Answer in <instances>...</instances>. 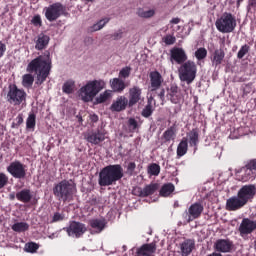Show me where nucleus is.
I'll return each mask as SVG.
<instances>
[{
  "instance_id": "4c0bfd02",
  "label": "nucleus",
  "mask_w": 256,
  "mask_h": 256,
  "mask_svg": "<svg viewBox=\"0 0 256 256\" xmlns=\"http://www.w3.org/2000/svg\"><path fill=\"white\" fill-rule=\"evenodd\" d=\"M109 23V18H103L102 20H99L96 24L92 25L90 27V31L93 33L95 31H101L105 25Z\"/></svg>"
},
{
  "instance_id": "1a4fd4ad",
  "label": "nucleus",
  "mask_w": 256,
  "mask_h": 256,
  "mask_svg": "<svg viewBox=\"0 0 256 256\" xmlns=\"http://www.w3.org/2000/svg\"><path fill=\"white\" fill-rule=\"evenodd\" d=\"M7 171L15 179H25L27 175L26 166L19 161L10 163V165L7 167Z\"/></svg>"
},
{
  "instance_id": "6ab92c4d",
  "label": "nucleus",
  "mask_w": 256,
  "mask_h": 256,
  "mask_svg": "<svg viewBox=\"0 0 256 256\" xmlns=\"http://www.w3.org/2000/svg\"><path fill=\"white\" fill-rule=\"evenodd\" d=\"M127 105L129 106V99H127L125 96H119L112 103L110 109L119 113L121 111H125L127 109Z\"/></svg>"
},
{
  "instance_id": "13d9d810",
  "label": "nucleus",
  "mask_w": 256,
  "mask_h": 256,
  "mask_svg": "<svg viewBox=\"0 0 256 256\" xmlns=\"http://www.w3.org/2000/svg\"><path fill=\"white\" fill-rule=\"evenodd\" d=\"M57 221H63V215L60 213H55L53 216V222L56 223Z\"/></svg>"
},
{
  "instance_id": "37998d69",
  "label": "nucleus",
  "mask_w": 256,
  "mask_h": 256,
  "mask_svg": "<svg viewBox=\"0 0 256 256\" xmlns=\"http://www.w3.org/2000/svg\"><path fill=\"white\" fill-rule=\"evenodd\" d=\"M195 57L198 61H202V59H205L207 57V49L205 48H199L195 51Z\"/></svg>"
},
{
  "instance_id": "a878e982",
  "label": "nucleus",
  "mask_w": 256,
  "mask_h": 256,
  "mask_svg": "<svg viewBox=\"0 0 256 256\" xmlns=\"http://www.w3.org/2000/svg\"><path fill=\"white\" fill-rule=\"evenodd\" d=\"M176 137H177L176 125H172L169 128H167V130L162 135V139H164L166 143H170V141H175Z\"/></svg>"
},
{
  "instance_id": "8fccbe9b",
  "label": "nucleus",
  "mask_w": 256,
  "mask_h": 256,
  "mask_svg": "<svg viewBox=\"0 0 256 256\" xmlns=\"http://www.w3.org/2000/svg\"><path fill=\"white\" fill-rule=\"evenodd\" d=\"M9 183V177L5 173H0V189H3Z\"/></svg>"
},
{
  "instance_id": "9d476101",
  "label": "nucleus",
  "mask_w": 256,
  "mask_h": 256,
  "mask_svg": "<svg viewBox=\"0 0 256 256\" xmlns=\"http://www.w3.org/2000/svg\"><path fill=\"white\" fill-rule=\"evenodd\" d=\"M87 231V227L85 224L81 222H72L70 223L69 227L66 228V232L68 233L69 237H81Z\"/></svg>"
},
{
  "instance_id": "cd10ccee",
  "label": "nucleus",
  "mask_w": 256,
  "mask_h": 256,
  "mask_svg": "<svg viewBox=\"0 0 256 256\" xmlns=\"http://www.w3.org/2000/svg\"><path fill=\"white\" fill-rule=\"evenodd\" d=\"M223 59H225V52L221 49L215 50L212 55V65L218 67V65L223 63Z\"/></svg>"
},
{
  "instance_id": "f3484780",
  "label": "nucleus",
  "mask_w": 256,
  "mask_h": 256,
  "mask_svg": "<svg viewBox=\"0 0 256 256\" xmlns=\"http://www.w3.org/2000/svg\"><path fill=\"white\" fill-rule=\"evenodd\" d=\"M215 251L218 253H231L233 250V242L227 239H219L214 243Z\"/></svg>"
},
{
  "instance_id": "39448f33",
  "label": "nucleus",
  "mask_w": 256,
  "mask_h": 256,
  "mask_svg": "<svg viewBox=\"0 0 256 256\" xmlns=\"http://www.w3.org/2000/svg\"><path fill=\"white\" fill-rule=\"evenodd\" d=\"M215 27L220 33H233L235 27H237V18L229 12H224L216 20Z\"/></svg>"
},
{
  "instance_id": "c9c22d12",
  "label": "nucleus",
  "mask_w": 256,
  "mask_h": 256,
  "mask_svg": "<svg viewBox=\"0 0 256 256\" xmlns=\"http://www.w3.org/2000/svg\"><path fill=\"white\" fill-rule=\"evenodd\" d=\"M34 81H35V77H33L32 74H24L22 76V85L26 89H29V87H33Z\"/></svg>"
},
{
  "instance_id": "b1692460",
  "label": "nucleus",
  "mask_w": 256,
  "mask_h": 256,
  "mask_svg": "<svg viewBox=\"0 0 256 256\" xmlns=\"http://www.w3.org/2000/svg\"><path fill=\"white\" fill-rule=\"evenodd\" d=\"M195 249V241L192 239L185 240L180 244V250L182 256H189Z\"/></svg>"
},
{
  "instance_id": "e2e57ef3",
  "label": "nucleus",
  "mask_w": 256,
  "mask_h": 256,
  "mask_svg": "<svg viewBox=\"0 0 256 256\" xmlns=\"http://www.w3.org/2000/svg\"><path fill=\"white\" fill-rule=\"evenodd\" d=\"M180 22L181 19L179 18H173L172 20H170V23H172L173 25H179Z\"/></svg>"
},
{
  "instance_id": "473e14b6",
  "label": "nucleus",
  "mask_w": 256,
  "mask_h": 256,
  "mask_svg": "<svg viewBox=\"0 0 256 256\" xmlns=\"http://www.w3.org/2000/svg\"><path fill=\"white\" fill-rule=\"evenodd\" d=\"M92 229H95L96 233H101L105 229V220L94 219L90 221Z\"/></svg>"
},
{
  "instance_id": "2eb2a0df",
  "label": "nucleus",
  "mask_w": 256,
  "mask_h": 256,
  "mask_svg": "<svg viewBox=\"0 0 256 256\" xmlns=\"http://www.w3.org/2000/svg\"><path fill=\"white\" fill-rule=\"evenodd\" d=\"M244 201L240 198V196L237 194V196H232L226 201V209L227 211H239V209H243L245 207Z\"/></svg>"
},
{
  "instance_id": "0eeeda50",
  "label": "nucleus",
  "mask_w": 256,
  "mask_h": 256,
  "mask_svg": "<svg viewBox=\"0 0 256 256\" xmlns=\"http://www.w3.org/2000/svg\"><path fill=\"white\" fill-rule=\"evenodd\" d=\"M44 12L47 21H57V19H59L60 16L65 13V6H63V4L60 2H56L48 7H45Z\"/></svg>"
},
{
  "instance_id": "bb28decb",
  "label": "nucleus",
  "mask_w": 256,
  "mask_h": 256,
  "mask_svg": "<svg viewBox=\"0 0 256 256\" xmlns=\"http://www.w3.org/2000/svg\"><path fill=\"white\" fill-rule=\"evenodd\" d=\"M16 199L21 203H29L33 199V194L30 189L25 188L16 193Z\"/></svg>"
},
{
  "instance_id": "e433bc0d",
  "label": "nucleus",
  "mask_w": 256,
  "mask_h": 256,
  "mask_svg": "<svg viewBox=\"0 0 256 256\" xmlns=\"http://www.w3.org/2000/svg\"><path fill=\"white\" fill-rule=\"evenodd\" d=\"M12 229L16 233H23L29 230V224L26 222H17L14 225H12Z\"/></svg>"
},
{
  "instance_id": "f704fd0d",
  "label": "nucleus",
  "mask_w": 256,
  "mask_h": 256,
  "mask_svg": "<svg viewBox=\"0 0 256 256\" xmlns=\"http://www.w3.org/2000/svg\"><path fill=\"white\" fill-rule=\"evenodd\" d=\"M175 191V186L171 183L164 184L160 190L161 197H169Z\"/></svg>"
},
{
  "instance_id": "680f3d73",
  "label": "nucleus",
  "mask_w": 256,
  "mask_h": 256,
  "mask_svg": "<svg viewBox=\"0 0 256 256\" xmlns=\"http://www.w3.org/2000/svg\"><path fill=\"white\" fill-rule=\"evenodd\" d=\"M21 123H23V116L18 115L16 117V125H21Z\"/></svg>"
},
{
  "instance_id": "72a5a7b5",
  "label": "nucleus",
  "mask_w": 256,
  "mask_h": 256,
  "mask_svg": "<svg viewBox=\"0 0 256 256\" xmlns=\"http://www.w3.org/2000/svg\"><path fill=\"white\" fill-rule=\"evenodd\" d=\"M113 97V91L106 90L99 94L98 97H96V103L101 104L109 101Z\"/></svg>"
},
{
  "instance_id": "0e129e2a",
  "label": "nucleus",
  "mask_w": 256,
  "mask_h": 256,
  "mask_svg": "<svg viewBox=\"0 0 256 256\" xmlns=\"http://www.w3.org/2000/svg\"><path fill=\"white\" fill-rule=\"evenodd\" d=\"M92 121H94V123H97V121H99V117L97 115H93Z\"/></svg>"
},
{
  "instance_id": "69168bd1",
  "label": "nucleus",
  "mask_w": 256,
  "mask_h": 256,
  "mask_svg": "<svg viewBox=\"0 0 256 256\" xmlns=\"http://www.w3.org/2000/svg\"><path fill=\"white\" fill-rule=\"evenodd\" d=\"M241 3H243V0H238L237 1V7H239V5H241Z\"/></svg>"
},
{
  "instance_id": "393cba45",
  "label": "nucleus",
  "mask_w": 256,
  "mask_h": 256,
  "mask_svg": "<svg viewBox=\"0 0 256 256\" xmlns=\"http://www.w3.org/2000/svg\"><path fill=\"white\" fill-rule=\"evenodd\" d=\"M110 87L115 93H123L127 86L125 85V81L121 80V78H113L110 80Z\"/></svg>"
},
{
  "instance_id": "864d4df0",
  "label": "nucleus",
  "mask_w": 256,
  "mask_h": 256,
  "mask_svg": "<svg viewBox=\"0 0 256 256\" xmlns=\"http://www.w3.org/2000/svg\"><path fill=\"white\" fill-rule=\"evenodd\" d=\"M244 167L246 169H250V171H253V173H255V171H256V160H250Z\"/></svg>"
},
{
  "instance_id": "052dcab7",
  "label": "nucleus",
  "mask_w": 256,
  "mask_h": 256,
  "mask_svg": "<svg viewBox=\"0 0 256 256\" xmlns=\"http://www.w3.org/2000/svg\"><path fill=\"white\" fill-rule=\"evenodd\" d=\"M158 97H160L161 101H165V89H162L160 93L158 94Z\"/></svg>"
},
{
  "instance_id": "58836bf2",
  "label": "nucleus",
  "mask_w": 256,
  "mask_h": 256,
  "mask_svg": "<svg viewBox=\"0 0 256 256\" xmlns=\"http://www.w3.org/2000/svg\"><path fill=\"white\" fill-rule=\"evenodd\" d=\"M63 93H66L67 95H70V93H73L75 90V81L68 80L66 81L62 86Z\"/></svg>"
},
{
  "instance_id": "f257e3e1",
  "label": "nucleus",
  "mask_w": 256,
  "mask_h": 256,
  "mask_svg": "<svg viewBox=\"0 0 256 256\" xmlns=\"http://www.w3.org/2000/svg\"><path fill=\"white\" fill-rule=\"evenodd\" d=\"M27 73H35L36 85H43L51 73V58L41 55L33 59L26 67Z\"/></svg>"
},
{
  "instance_id": "6e6d98bb",
  "label": "nucleus",
  "mask_w": 256,
  "mask_h": 256,
  "mask_svg": "<svg viewBox=\"0 0 256 256\" xmlns=\"http://www.w3.org/2000/svg\"><path fill=\"white\" fill-rule=\"evenodd\" d=\"M137 167V164H135V162H130L127 166V172L130 175H133V171H135V168Z\"/></svg>"
},
{
  "instance_id": "ddd939ff",
  "label": "nucleus",
  "mask_w": 256,
  "mask_h": 256,
  "mask_svg": "<svg viewBox=\"0 0 256 256\" xmlns=\"http://www.w3.org/2000/svg\"><path fill=\"white\" fill-rule=\"evenodd\" d=\"M203 206L201 203L196 202L188 208L186 211L187 222L191 223V221H195V219H199L201 217V213H203Z\"/></svg>"
},
{
  "instance_id": "dca6fc26",
  "label": "nucleus",
  "mask_w": 256,
  "mask_h": 256,
  "mask_svg": "<svg viewBox=\"0 0 256 256\" xmlns=\"http://www.w3.org/2000/svg\"><path fill=\"white\" fill-rule=\"evenodd\" d=\"M150 91H159L161 85H163V76L158 71L150 72Z\"/></svg>"
},
{
  "instance_id": "6e6552de",
  "label": "nucleus",
  "mask_w": 256,
  "mask_h": 256,
  "mask_svg": "<svg viewBox=\"0 0 256 256\" xmlns=\"http://www.w3.org/2000/svg\"><path fill=\"white\" fill-rule=\"evenodd\" d=\"M25 99H27V93L24 90L17 88L15 85L9 87L7 101L11 105H21L25 102Z\"/></svg>"
},
{
  "instance_id": "a211bd4d",
  "label": "nucleus",
  "mask_w": 256,
  "mask_h": 256,
  "mask_svg": "<svg viewBox=\"0 0 256 256\" xmlns=\"http://www.w3.org/2000/svg\"><path fill=\"white\" fill-rule=\"evenodd\" d=\"M171 59L178 65H183V63L187 62V53L183 48H173L171 50Z\"/></svg>"
},
{
  "instance_id": "3c124183",
  "label": "nucleus",
  "mask_w": 256,
  "mask_h": 256,
  "mask_svg": "<svg viewBox=\"0 0 256 256\" xmlns=\"http://www.w3.org/2000/svg\"><path fill=\"white\" fill-rule=\"evenodd\" d=\"M163 41L166 45H173L177 39L173 35H167L163 38Z\"/></svg>"
},
{
  "instance_id": "f8f14e48",
  "label": "nucleus",
  "mask_w": 256,
  "mask_h": 256,
  "mask_svg": "<svg viewBox=\"0 0 256 256\" xmlns=\"http://www.w3.org/2000/svg\"><path fill=\"white\" fill-rule=\"evenodd\" d=\"M143 101V90L134 86L129 89V97H128V107H134L137 103Z\"/></svg>"
},
{
  "instance_id": "7c9ffc66",
  "label": "nucleus",
  "mask_w": 256,
  "mask_h": 256,
  "mask_svg": "<svg viewBox=\"0 0 256 256\" xmlns=\"http://www.w3.org/2000/svg\"><path fill=\"white\" fill-rule=\"evenodd\" d=\"M189 149V143H187V138H182L177 147V157H183L187 155Z\"/></svg>"
},
{
  "instance_id": "09e8293b",
  "label": "nucleus",
  "mask_w": 256,
  "mask_h": 256,
  "mask_svg": "<svg viewBox=\"0 0 256 256\" xmlns=\"http://www.w3.org/2000/svg\"><path fill=\"white\" fill-rule=\"evenodd\" d=\"M246 53H249V47L247 45H244L238 51V54H237L238 59H243Z\"/></svg>"
},
{
  "instance_id": "423d86ee",
  "label": "nucleus",
  "mask_w": 256,
  "mask_h": 256,
  "mask_svg": "<svg viewBox=\"0 0 256 256\" xmlns=\"http://www.w3.org/2000/svg\"><path fill=\"white\" fill-rule=\"evenodd\" d=\"M178 73L180 81L191 85L195 81V77H197V64L194 61L188 60L180 66Z\"/></svg>"
},
{
  "instance_id": "4d7b16f0",
  "label": "nucleus",
  "mask_w": 256,
  "mask_h": 256,
  "mask_svg": "<svg viewBox=\"0 0 256 256\" xmlns=\"http://www.w3.org/2000/svg\"><path fill=\"white\" fill-rule=\"evenodd\" d=\"M5 51H7V45L0 41V58L5 55Z\"/></svg>"
},
{
  "instance_id": "79ce46f5",
  "label": "nucleus",
  "mask_w": 256,
  "mask_h": 256,
  "mask_svg": "<svg viewBox=\"0 0 256 256\" xmlns=\"http://www.w3.org/2000/svg\"><path fill=\"white\" fill-rule=\"evenodd\" d=\"M37 249H39V244L35 242L27 243L24 247V251H26V253H35L37 252Z\"/></svg>"
},
{
  "instance_id": "c03bdc74",
  "label": "nucleus",
  "mask_w": 256,
  "mask_h": 256,
  "mask_svg": "<svg viewBox=\"0 0 256 256\" xmlns=\"http://www.w3.org/2000/svg\"><path fill=\"white\" fill-rule=\"evenodd\" d=\"M27 129H35V114H29L26 120Z\"/></svg>"
},
{
  "instance_id": "bf43d9fd",
  "label": "nucleus",
  "mask_w": 256,
  "mask_h": 256,
  "mask_svg": "<svg viewBox=\"0 0 256 256\" xmlns=\"http://www.w3.org/2000/svg\"><path fill=\"white\" fill-rule=\"evenodd\" d=\"M256 7V0H249L248 2V9L254 8Z\"/></svg>"
},
{
  "instance_id": "a19ab883",
  "label": "nucleus",
  "mask_w": 256,
  "mask_h": 256,
  "mask_svg": "<svg viewBox=\"0 0 256 256\" xmlns=\"http://www.w3.org/2000/svg\"><path fill=\"white\" fill-rule=\"evenodd\" d=\"M155 15L154 9H139L138 10V17H142V19H150V17H153Z\"/></svg>"
},
{
  "instance_id": "aec40b11",
  "label": "nucleus",
  "mask_w": 256,
  "mask_h": 256,
  "mask_svg": "<svg viewBox=\"0 0 256 256\" xmlns=\"http://www.w3.org/2000/svg\"><path fill=\"white\" fill-rule=\"evenodd\" d=\"M236 175L239 181H243V183H247V181L255 179V172L251 171V169L246 168L245 166L239 170H236Z\"/></svg>"
},
{
  "instance_id": "412c9836",
  "label": "nucleus",
  "mask_w": 256,
  "mask_h": 256,
  "mask_svg": "<svg viewBox=\"0 0 256 256\" xmlns=\"http://www.w3.org/2000/svg\"><path fill=\"white\" fill-rule=\"evenodd\" d=\"M256 229V223L251 221L250 219H243L240 224L239 231L241 235H249V233H253Z\"/></svg>"
},
{
  "instance_id": "de8ad7c7",
  "label": "nucleus",
  "mask_w": 256,
  "mask_h": 256,
  "mask_svg": "<svg viewBox=\"0 0 256 256\" xmlns=\"http://www.w3.org/2000/svg\"><path fill=\"white\" fill-rule=\"evenodd\" d=\"M153 115V106L149 103L142 111L143 117H151Z\"/></svg>"
},
{
  "instance_id": "a18cd8bd",
  "label": "nucleus",
  "mask_w": 256,
  "mask_h": 256,
  "mask_svg": "<svg viewBox=\"0 0 256 256\" xmlns=\"http://www.w3.org/2000/svg\"><path fill=\"white\" fill-rule=\"evenodd\" d=\"M131 75V68L130 67H124L119 72L120 79H127Z\"/></svg>"
},
{
  "instance_id": "20e7f679",
  "label": "nucleus",
  "mask_w": 256,
  "mask_h": 256,
  "mask_svg": "<svg viewBox=\"0 0 256 256\" xmlns=\"http://www.w3.org/2000/svg\"><path fill=\"white\" fill-rule=\"evenodd\" d=\"M76 191L75 182L72 180H63L56 184L53 188V193L59 201H69Z\"/></svg>"
},
{
  "instance_id": "5701e85b",
  "label": "nucleus",
  "mask_w": 256,
  "mask_h": 256,
  "mask_svg": "<svg viewBox=\"0 0 256 256\" xmlns=\"http://www.w3.org/2000/svg\"><path fill=\"white\" fill-rule=\"evenodd\" d=\"M86 139L92 145H99V143H103L105 140V133L101 131L92 132L87 135Z\"/></svg>"
},
{
  "instance_id": "c756f323",
  "label": "nucleus",
  "mask_w": 256,
  "mask_h": 256,
  "mask_svg": "<svg viewBox=\"0 0 256 256\" xmlns=\"http://www.w3.org/2000/svg\"><path fill=\"white\" fill-rule=\"evenodd\" d=\"M187 139V142H189L191 147H197V143H199V132H197L196 129H193L187 134V137H184Z\"/></svg>"
},
{
  "instance_id": "f03ea898",
  "label": "nucleus",
  "mask_w": 256,
  "mask_h": 256,
  "mask_svg": "<svg viewBox=\"0 0 256 256\" xmlns=\"http://www.w3.org/2000/svg\"><path fill=\"white\" fill-rule=\"evenodd\" d=\"M121 179H123V167L119 164L108 165L100 171L98 183L100 187H109Z\"/></svg>"
},
{
  "instance_id": "7ed1b4c3",
  "label": "nucleus",
  "mask_w": 256,
  "mask_h": 256,
  "mask_svg": "<svg viewBox=\"0 0 256 256\" xmlns=\"http://www.w3.org/2000/svg\"><path fill=\"white\" fill-rule=\"evenodd\" d=\"M105 89V81L103 80H92L86 83L82 88H80L79 95L80 99L84 101V103H89L93 101L97 94Z\"/></svg>"
},
{
  "instance_id": "5fc2aeb1",
  "label": "nucleus",
  "mask_w": 256,
  "mask_h": 256,
  "mask_svg": "<svg viewBox=\"0 0 256 256\" xmlns=\"http://www.w3.org/2000/svg\"><path fill=\"white\" fill-rule=\"evenodd\" d=\"M112 39L114 41H119V39H123V30H118L112 34Z\"/></svg>"
},
{
  "instance_id": "603ef678",
  "label": "nucleus",
  "mask_w": 256,
  "mask_h": 256,
  "mask_svg": "<svg viewBox=\"0 0 256 256\" xmlns=\"http://www.w3.org/2000/svg\"><path fill=\"white\" fill-rule=\"evenodd\" d=\"M31 23L34 24L35 27H41V25H42L41 16L35 15L32 18Z\"/></svg>"
},
{
  "instance_id": "ea45409f",
  "label": "nucleus",
  "mask_w": 256,
  "mask_h": 256,
  "mask_svg": "<svg viewBox=\"0 0 256 256\" xmlns=\"http://www.w3.org/2000/svg\"><path fill=\"white\" fill-rule=\"evenodd\" d=\"M147 173H148V175L157 177L159 175V173H161V166H159L156 163H152L148 166Z\"/></svg>"
},
{
  "instance_id": "c85d7f7f",
  "label": "nucleus",
  "mask_w": 256,
  "mask_h": 256,
  "mask_svg": "<svg viewBox=\"0 0 256 256\" xmlns=\"http://www.w3.org/2000/svg\"><path fill=\"white\" fill-rule=\"evenodd\" d=\"M49 41H50V38L48 35H45V34H40L38 36V39L36 41V46L35 48L38 50V51H41L43 49H45V47H47V45H49Z\"/></svg>"
},
{
  "instance_id": "2f4dec72",
  "label": "nucleus",
  "mask_w": 256,
  "mask_h": 256,
  "mask_svg": "<svg viewBox=\"0 0 256 256\" xmlns=\"http://www.w3.org/2000/svg\"><path fill=\"white\" fill-rule=\"evenodd\" d=\"M158 185L157 184H149L144 188L140 189V197H149V195H153L155 191H157Z\"/></svg>"
},
{
  "instance_id": "49530a36",
  "label": "nucleus",
  "mask_w": 256,
  "mask_h": 256,
  "mask_svg": "<svg viewBox=\"0 0 256 256\" xmlns=\"http://www.w3.org/2000/svg\"><path fill=\"white\" fill-rule=\"evenodd\" d=\"M128 127L130 131H135L139 129V123L134 118H130L128 120Z\"/></svg>"
},
{
  "instance_id": "4be33fe9",
  "label": "nucleus",
  "mask_w": 256,
  "mask_h": 256,
  "mask_svg": "<svg viewBox=\"0 0 256 256\" xmlns=\"http://www.w3.org/2000/svg\"><path fill=\"white\" fill-rule=\"evenodd\" d=\"M155 251H157V244L155 243H149V244H143L141 247L137 249V255L142 256H153L155 255Z\"/></svg>"
},
{
  "instance_id": "9b49d317",
  "label": "nucleus",
  "mask_w": 256,
  "mask_h": 256,
  "mask_svg": "<svg viewBox=\"0 0 256 256\" xmlns=\"http://www.w3.org/2000/svg\"><path fill=\"white\" fill-rule=\"evenodd\" d=\"M256 187L255 185H244L240 188L237 195L240 196L241 200L247 205L251 199L255 197Z\"/></svg>"
},
{
  "instance_id": "4468645a",
  "label": "nucleus",
  "mask_w": 256,
  "mask_h": 256,
  "mask_svg": "<svg viewBox=\"0 0 256 256\" xmlns=\"http://www.w3.org/2000/svg\"><path fill=\"white\" fill-rule=\"evenodd\" d=\"M167 99L171 101V103H174V105H177L178 103H181L183 101V93L181 92V89L177 87L176 85H172L167 90Z\"/></svg>"
}]
</instances>
